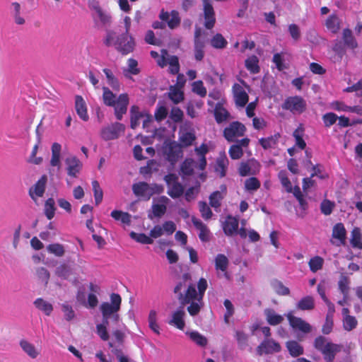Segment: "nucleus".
<instances>
[{
	"mask_svg": "<svg viewBox=\"0 0 362 362\" xmlns=\"http://www.w3.org/2000/svg\"><path fill=\"white\" fill-rule=\"evenodd\" d=\"M124 27L119 25L115 30H108L103 40L104 44L108 47H113L122 55L132 52L135 48V40L129 33L131 28V18L129 16L124 18Z\"/></svg>",
	"mask_w": 362,
	"mask_h": 362,
	"instance_id": "1",
	"label": "nucleus"
},
{
	"mask_svg": "<svg viewBox=\"0 0 362 362\" xmlns=\"http://www.w3.org/2000/svg\"><path fill=\"white\" fill-rule=\"evenodd\" d=\"M314 346L322 354L325 362H334L336 354L341 350V345L328 341L322 336L315 338Z\"/></svg>",
	"mask_w": 362,
	"mask_h": 362,
	"instance_id": "2",
	"label": "nucleus"
},
{
	"mask_svg": "<svg viewBox=\"0 0 362 362\" xmlns=\"http://www.w3.org/2000/svg\"><path fill=\"white\" fill-rule=\"evenodd\" d=\"M111 303L105 302L100 305V309L103 315V320L108 324V320L112 317L116 322L119 320L117 312L120 309L122 298L117 293H112L110 296Z\"/></svg>",
	"mask_w": 362,
	"mask_h": 362,
	"instance_id": "3",
	"label": "nucleus"
},
{
	"mask_svg": "<svg viewBox=\"0 0 362 362\" xmlns=\"http://www.w3.org/2000/svg\"><path fill=\"white\" fill-rule=\"evenodd\" d=\"M134 194L144 200H149L155 194H160L163 192V187L158 184L149 185L145 182H139L132 185Z\"/></svg>",
	"mask_w": 362,
	"mask_h": 362,
	"instance_id": "4",
	"label": "nucleus"
},
{
	"mask_svg": "<svg viewBox=\"0 0 362 362\" xmlns=\"http://www.w3.org/2000/svg\"><path fill=\"white\" fill-rule=\"evenodd\" d=\"M125 126L119 122L112 123L100 130V136L105 141L115 140L124 134Z\"/></svg>",
	"mask_w": 362,
	"mask_h": 362,
	"instance_id": "5",
	"label": "nucleus"
},
{
	"mask_svg": "<svg viewBox=\"0 0 362 362\" xmlns=\"http://www.w3.org/2000/svg\"><path fill=\"white\" fill-rule=\"evenodd\" d=\"M168 186V194L172 198L180 197L184 192L183 186L178 182V177L175 174H168L164 177Z\"/></svg>",
	"mask_w": 362,
	"mask_h": 362,
	"instance_id": "6",
	"label": "nucleus"
},
{
	"mask_svg": "<svg viewBox=\"0 0 362 362\" xmlns=\"http://www.w3.org/2000/svg\"><path fill=\"white\" fill-rule=\"evenodd\" d=\"M246 128L239 122H233L223 130V136L228 142H233L238 137L243 136Z\"/></svg>",
	"mask_w": 362,
	"mask_h": 362,
	"instance_id": "7",
	"label": "nucleus"
},
{
	"mask_svg": "<svg viewBox=\"0 0 362 362\" xmlns=\"http://www.w3.org/2000/svg\"><path fill=\"white\" fill-rule=\"evenodd\" d=\"M282 108L293 114H301L306 108V103L301 97H289L284 101Z\"/></svg>",
	"mask_w": 362,
	"mask_h": 362,
	"instance_id": "8",
	"label": "nucleus"
},
{
	"mask_svg": "<svg viewBox=\"0 0 362 362\" xmlns=\"http://www.w3.org/2000/svg\"><path fill=\"white\" fill-rule=\"evenodd\" d=\"M176 230V226L172 221H168L163 223V225H156L149 233L151 238L156 239L162 235H170Z\"/></svg>",
	"mask_w": 362,
	"mask_h": 362,
	"instance_id": "9",
	"label": "nucleus"
},
{
	"mask_svg": "<svg viewBox=\"0 0 362 362\" xmlns=\"http://www.w3.org/2000/svg\"><path fill=\"white\" fill-rule=\"evenodd\" d=\"M157 203H153L151 206V211L148 216L150 219L153 218H160L166 212L167 205L170 202V199L165 196H161L157 199Z\"/></svg>",
	"mask_w": 362,
	"mask_h": 362,
	"instance_id": "10",
	"label": "nucleus"
},
{
	"mask_svg": "<svg viewBox=\"0 0 362 362\" xmlns=\"http://www.w3.org/2000/svg\"><path fill=\"white\" fill-rule=\"evenodd\" d=\"M290 326L296 331L309 333L312 330L311 325L300 317H295L291 312L286 314Z\"/></svg>",
	"mask_w": 362,
	"mask_h": 362,
	"instance_id": "11",
	"label": "nucleus"
},
{
	"mask_svg": "<svg viewBox=\"0 0 362 362\" xmlns=\"http://www.w3.org/2000/svg\"><path fill=\"white\" fill-rule=\"evenodd\" d=\"M235 105L238 107H244L247 103L249 96L245 88L238 83H235L232 88Z\"/></svg>",
	"mask_w": 362,
	"mask_h": 362,
	"instance_id": "12",
	"label": "nucleus"
},
{
	"mask_svg": "<svg viewBox=\"0 0 362 362\" xmlns=\"http://www.w3.org/2000/svg\"><path fill=\"white\" fill-rule=\"evenodd\" d=\"M281 351L280 344L272 339L264 340L257 348L259 355L270 354Z\"/></svg>",
	"mask_w": 362,
	"mask_h": 362,
	"instance_id": "13",
	"label": "nucleus"
},
{
	"mask_svg": "<svg viewBox=\"0 0 362 362\" xmlns=\"http://www.w3.org/2000/svg\"><path fill=\"white\" fill-rule=\"evenodd\" d=\"M90 8L95 11L93 18L96 22L99 21L104 26H109L111 25V15L108 12L104 11L98 3L93 4L90 6Z\"/></svg>",
	"mask_w": 362,
	"mask_h": 362,
	"instance_id": "14",
	"label": "nucleus"
},
{
	"mask_svg": "<svg viewBox=\"0 0 362 362\" xmlns=\"http://www.w3.org/2000/svg\"><path fill=\"white\" fill-rule=\"evenodd\" d=\"M259 170V164L255 159H250L240 164L238 172L241 176L255 175Z\"/></svg>",
	"mask_w": 362,
	"mask_h": 362,
	"instance_id": "15",
	"label": "nucleus"
},
{
	"mask_svg": "<svg viewBox=\"0 0 362 362\" xmlns=\"http://www.w3.org/2000/svg\"><path fill=\"white\" fill-rule=\"evenodd\" d=\"M202 1L204 16L205 19L204 26L207 29H211L214 27L216 22L214 10L212 4L210 3L209 0Z\"/></svg>",
	"mask_w": 362,
	"mask_h": 362,
	"instance_id": "16",
	"label": "nucleus"
},
{
	"mask_svg": "<svg viewBox=\"0 0 362 362\" xmlns=\"http://www.w3.org/2000/svg\"><path fill=\"white\" fill-rule=\"evenodd\" d=\"M19 346L23 353L31 359H36L41 355V349L26 339H21Z\"/></svg>",
	"mask_w": 362,
	"mask_h": 362,
	"instance_id": "17",
	"label": "nucleus"
},
{
	"mask_svg": "<svg viewBox=\"0 0 362 362\" xmlns=\"http://www.w3.org/2000/svg\"><path fill=\"white\" fill-rule=\"evenodd\" d=\"M165 153L167 155L169 161L175 162L182 156V146L175 141L170 142L165 146Z\"/></svg>",
	"mask_w": 362,
	"mask_h": 362,
	"instance_id": "18",
	"label": "nucleus"
},
{
	"mask_svg": "<svg viewBox=\"0 0 362 362\" xmlns=\"http://www.w3.org/2000/svg\"><path fill=\"white\" fill-rule=\"evenodd\" d=\"M67 173L69 176L76 177L82 168L81 162L74 156H69L65 159Z\"/></svg>",
	"mask_w": 362,
	"mask_h": 362,
	"instance_id": "19",
	"label": "nucleus"
},
{
	"mask_svg": "<svg viewBox=\"0 0 362 362\" xmlns=\"http://www.w3.org/2000/svg\"><path fill=\"white\" fill-rule=\"evenodd\" d=\"M342 315V327L347 332L355 329L358 326V320L356 317L350 315L349 308H344L341 310Z\"/></svg>",
	"mask_w": 362,
	"mask_h": 362,
	"instance_id": "20",
	"label": "nucleus"
},
{
	"mask_svg": "<svg viewBox=\"0 0 362 362\" xmlns=\"http://www.w3.org/2000/svg\"><path fill=\"white\" fill-rule=\"evenodd\" d=\"M159 17L162 21L167 22L170 29L177 28L180 23V18L178 12L176 11H172L170 13H168L162 10Z\"/></svg>",
	"mask_w": 362,
	"mask_h": 362,
	"instance_id": "21",
	"label": "nucleus"
},
{
	"mask_svg": "<svg viewBox=\"0 0 362 362\" xmlns=\"http://www.w3.org/2000/svg\"><path fill=\"white\" fill-rule=\"evenodd\" d=\"M177 298L180 300L182 306H183L184 305L188 304L190 302L198 301L199 293L197 292L194 286L190 284L188 286L187 289L185 293H180Z\"/></svg>",
	"mask_w": 362,
	"mask_h": 362,
	"instance_id": "22",
	"label": "nucleus"
},
{
	"mask_svg": "<svg viewBox=\"0 0 362 362\" xmlns=\"http://www.w3.org/2000/svg\"><path fill=\"white\" fill-rule=\"evenodd\" d=\"M249 142V139L244 138L238 140L235 144L232 145L228 151L230 158L234 160L240 158L243 155V147L247 146Z\"/></svg>",
	"mask_w": 362,
	"mask_h": 362,
	"instance_id": "23",
	"label": "nucleus"
},
{
	"mask_svg": "<svg viewBox=\"0 0 362 362\" xmlns=\"http://www.w3.org/2000/svg\"><path fill=\"white\" fill-rule=\"evenodd\" d=\"M185 311L183 306L180 307L177 310L172 313L171 319L168 321V324L182 330L185 328V322L184 317Z\"/></svg>",
	"mask_w": 362,
	"mask_h": 362,
	"instance_id": "24",
	"label": "nucleus"
},
{
	"mask_svg": "<svg viewBox=\"0 0 362 362\" xmlns=\"http://www.w3.org/2000/svg\"><path fill=\"white\" fill-rule=\"evenodd\" d=\"M47 177L43 175L29 190V194L33 200L37 201V197H42L45 191Z\"/></svg>",
	"mask_w": 362,
	"mask_h": 362,
	"instance_id": "25",
	"label": "nucleus"
},
{
	"mask_svg": "<svg viewBox=\"0 0 362 362\" xmlns=\"http://www.w3.org/2000/svg\"><path fill=\"white\" fill-rule=\"evenodd\" d=\"M10 11L14 23L18 25L25 23V18L21 11V6L18 2H12L10 6Z\"/></svg>",
	"mask_w": 362,
	"mask_h": 362,
	"instance_id": "26",
	"label": "nucleus"
},
{
	"mask_svg": "<svg viewBox=\"0 0 362 362\" xmlns=\"http://www.w3.org/2000/svg\"><path fill=\"white\" fill-rule=\"evenodd\" d=\"M75 110L78 117L83 121L86 122L89 119L86 103L81 95H76L75 98Z\"/></svg>",
	"mask_w": 362,
	"mask_h": 362,
	"instance_id": "27",
	"label": "nucleus"
},
{
	"mask_svg": "<svg viewBox=\"0 0 362 362\" xmlns=\"http://www.w3.org/2000/svg\"><path fill=\"white\" fill-rule=\"evenodd\" d=\"M238 228V218L228 216L223 223V229L226 235H232L237 232Z\"/></svg>",
	"mask_w": 362,
	"mask_h": 362,
	"instance_id": "28",
	"label": "nucleus"
},
{
	"mask_svg": "<svg viewBox=\"0 0 362 362\" xmlns=\"http://www.w3.org/2000/svg\"><path fill=\"white\" fill-rule=\"evenodd\" d=\"M192 221L197 230H199V238L202 241L207 242L209 240V230L200 220L192 217Z\"/></svg>",
	"mask_w": 362,
	"mask_h": 362,
	"instance_id": "29",
	"label": "nucleus"
},
{
	"mask_svg": "<svg viewBox=\"0 0 362 362\" xmlns=\"http://www.w3.org/2000/svg\"><path fill=\"white\" fill-rule=\"evenodd\" d=\"M215 119L217 123L220 124L223 122L228 120L230 118V113L223 106L221 103H218L214 108V111Z\"/></svg>",
	"mask_w": 362,
	"mask_h": 362,
	"instance_id": "30",
	"label": "nucleus"
},
{
	"mask_svg": "<svg viewBox=\"0 0 362 362\" xmlns=\"http://www.w3.org/2000/svg\"><path fill=\"white\" fill-rule=\"evenodd\" d=\"M325 25L328 30L335 34L340 30L341 21L337 15L332 14L327 18Z\"/></svg>",
	"mask_w": 362,
	"mask_h": 362,
	"instance_id": "31",
	"label": "nucleus"
},
{
	"mask_svg": "<svg viewBox=\"0 0 362 362\" xmlns=\"http://www.w3.org/2000/svg\"><path fill=\"white\" fill-rule=\"evenodd\" d=\"M264 315L267 322L272 326L278 325L281 324L284 318L282 315H278L276 312L270 308L265 309Z\"/></svg>",
	"mask_w": 362,
	"mask_h": 362,
	"instance_id": "32",
	"label": "nucleus"
},
{
	"mask_svg": "<svg viewBox=\"0 0 362 362\" xmlns=\"http://www.w3.org/2000/svg\"><path fill=\"white\" fill-rule=\"evenodd\" d=\"M342 39L344 43V45L348 48L354 49L358 47V43L354 36L353 35L352 31L346 28L343 30L342 32Z\"/></svg>",
	"mask_w": 362,
	"mask_h": 362,
	"instance_id": "33",
	"label": "nucleus"
},
{
	"mask_svg": "<svg viewBox=\"0 0 362 362\" xmlns=\"http://www.w3.org/2000/svg\"><path fill=\"white\" fill-rule=\"evenodd\" d=\"M346 230L344 225L341 223H337L332 230V238L337 239L339 242L337 245H344L346 240Z\"/></svg>",
	"mask_w": 362,
	"mask_h": 362,
	"instance_id": "34",
	"label": "nucleus"
},
{
	"mask_svg": "<svg viewBox=\"0 0 362 362\" xmlns=\"http://www.w3.org/2000/svg\"><path fill=\"white\" fill-rule=\"evenodd\" d=\"M145 111H140L137 106H132L130 110L131 128L136 129L140 124V119L144 117Z\"/></svg>",
	"mask_w": 362,
	"mask_h": 362,
	"instance_id": "35",
	"label": "nucleus"
},
{
	"mask_svg": "<svg viewBox=\"0 0 362 362\" xmlns=\"http://www.w3.org/2000/svg\"><path fill=\"white\" fill-rule=\"evenodd\" d=\"M52 158L50 160V165L52 166H57L59 168L61 166L60 156L62 146L59 143H54L52 145Z\"/></svg>",
	"mask_w": 362,
	"mask_h": 362,
	"instance_id": "36",
	"label": "nucleus"
},
{
	"mask_svg": "<svg viewBox=\"0 0 362 362\" xmlns=\"http://www.w3.org/2000/svg\"><path fill=\"white\" fill-rule=\"evenodd\" d=\"M209 148L208 146L203 144L200 146L197 147L195 148V152L197 153V156L199 157V161H198V168L199 170H203L206 165V160L205 155L208 153Z\"/></svg>",
	"mask_w": 362,
	"mask_h": 362,
	"instance_id": "37",
	"label": "nucleus"
},
{
	"mask_svg": "<svg viewBox=\"0 0 362 362\" xmlns=\"http://www.w3.org/2000/svg\"><path fill=\"white\" fill-rule=\"evenodd\" d=\"M33 304L36 307V308L43 312L47 316L50 315V314L53 311L52 305L49 302L44 300L42 298H37L33 302Z\"/></svg>",
	"mask_w": 362,
	"mask_h": 362,
	"instance_id": "38",
	"label": "nucleus"
},
{
	"mask_svg": "<svg viewBox=\"0 0 362 362\" xmlns=\"http://www.w3.org/2000/svg\"><path fill=\"white\" fill-rule=\"evenodd\" d=\"M228 164V160L225 155L220 156L216 159L214 169L215 171L220 175V177L225 176Z\"/></svg>",
	"mask_w": 362,
	"mask_h": 362,
	"instance_id": "39",
	"label": "nucleus"
},
{
	"mask_svg": "<svg viewBox=\"0 0 362 362\" xmlns=\"http://www.w3.org/2000/svg\"><path fill=\"white\" fill-rule=\"evenodd\" d=\"M129 104V97L126 93H123L119 95L118 98L115 101V110L120 111L121 113H126L127 110V105Z\"/></svg>",
	"mask_w": 362,
	"mask_h": 362,
	"instance_id": "40",
	"label": "nucleus"
},
{
	"mask_svg": "<svg viewBox=\"0 0 362 362\" xmlns=\"http://www.w3.org/2000/svg\"><path fill=\"white\" fill-rule=\"evenodd\" d=\"M286 348L293 357H297L303 354V347L296 341L291 340L287 341Z\"/></svg>",
	"mask_w": 362,
	"mask_h": 362,
	"instance_id": "41",
	"label": "nucleus"
},
{
	"mask_svg": "<svg viewBox=\"0 0 362 362\" xmlns=\"http://www.w3.org/2000/svg\"><path fill=\"white\" fill-rule=\"evenodd\" d=\"M158 313L155 310H151L148 316L149 328L156 334H160V326L158 323Z\"/></svg>",
	"mask_w": 362,
	"mask_h": 362,
	"instance_id": "42",
	"label": "nucleus"
},
{
	"mask_svg": "<svg viewBox=\"0 0 362 362\" xmlns=\"http://www.w3.org/2000/svg\"><path fill=\"white\" fill-rule=\"evenodd\" d=\"M315 307V301L312 296H307L301 298L296 305V308L301 310H311Z\"/></svg>",
	"mask_w": 362,
	"mask_h": 362,
	"instance_id": "43",
	"label": "nucleus"
},
{
	"mask_svg": "<svg viewBox=\"0 0 362 362\" xmlns=\"http://www.w3.org/2000/svg\"><path fill=\"white\" fill-rule=\"evenodd\" d=\"M111 216L116 221H120L123 224H131V215L127 212L119 210H114L111 212Z\"/></svg>",
	"mask_w": 362,
	"mask_h": 362,
	"instance_id": "44",
	"label": "nucleus"
},
{
	"mask_svg": "<svg viewBox=\"0 0 362 362\" xmlns=\"http://www.w3.org/2000/svg\"><path fill=\"white\" fill-rule=\"evenodd\" d=\"M103 72L107 78V83L112 88L116 91L120 90V84L117 78L114 76L112 71L109 69H104Z\"/></svg>",
	"mask_w": 362,
	"mask_h": 362,
	"instance_id": "45",
	"label": "nucleus"
},
{
	"mask_svg": "<svg viewBox=\"0 0 362 362\" xmlns=\"http://www.w3.org/2000/svg\"><path fill=\"white\" fill-rule=\"evenodd\" d=\"M205 41H197L194 42V54L197 61H202L205 54Z\"/></svg>",
	"mask_w": 362,
	"mask_h": 362,
	"instance_id": "46",
	"label": "nucleus"
},
{
	"mask_svg": "<svg viewBox=\"0 0 362 362\" xmlns=\"http://www.w3.org/2000/svg\"><path fill=\"white\" fill-rule=\"evenodd\" d=\"M279 138V134H275L274 136H269L267 138H262L259 140V143L264 149H269L272 148H274L277 144L278 139Z\"/></svg>",
	"mask_w": 362,
	"mask_h": 362,
	"instance_id": "47",
	"label": "nucleus"
},
{
	"mask_svg": "<svg viewBox=\"0 0 362 362\" xmlns=\"http://www.w3.org/2000/svg\"><path fill=\"white\" fill-rule=\"evenodd\" d=\"M103 99L104 103L107 106H113L115 105L116 95L114 94L107 87H103Z\"/></svg>",
	"mask_w": 362,
	"mask_h": 362,
	"instance_id": "48",
	"label": "nucleus"
},
{
	"mask_svg": "<svg viewBox=\"0 0 362 362\" xmlns=\"http://www.w3.org/2000/svg\"><path fill=\"white\" fill-rule=\"evenodd\" d=\"M55 210H56V207H55V202H54V199L49 198L45 202V209H44L45 214L49 220H51L54 216Z\"/></svg>",
	"mask_w": 362,
	"mask_h": 362,
	"instance_id": "49",
	"label": "nucleus"
},
{
	"mask_svg": "<svg viewBox=\"0 0 362 362\" xmlns=\"http://www.w3.org/2000/svg\"><path fill=\"white\" fill-rule=\"evenodd\" d=\"M151 56L157 59V64L160 67H164L167 65V57H168V52L166 49H162L160 52V56L156 51L151 52Z\"/></svg>",
	"mask_w": 362,
	"mask_h": 362,
	"instance_id": "50",
	"label": "nucleus"
},
{
	"mask_svg": "<svg viewBox=\"0 0 362 362\" xmlns=\"http://www.w3.org/2000/svg\"><path fill=\"white\" fill-rule=\"evenodd\" d=\"M258 63V58L253 55L245 60V66L251 73L257 74L259 71Z\"/></svg>",
	"mask_w": 362,
	"mask_h": 362,
	"instance_id": "51",
	"label": "nucleus"
},
{
	"mask_svg": "<svg viewBox=\"0 0 362 362\" xmlns=\"http://www.w3.org/2000/svg\"><path fill=\"white\" fill-rule=\"evenodd\" d=\"M228 44L221 34H216L211 40V45L216 49H223Z\"/></svg>",
	"mask_w": 362,
	"mask_h": 362,
	"instance_id": "52",
	"label": "nucleus"
},
{
	"mask_svg": "<svg viewBox=\"0 0 362 362\" xmlns=\"http://www.w3.org/2000/svg\"><path fill=\"white\" fill-rule=\"evenodd\" d=\"M192 90L201 98H204L207 94L206 88L204 87L203 81L201 80L196 81L192 83Z\"/></svg>",
	"mask_w": 362,
	"mask_h": 362,
	"instance_id": "53",
	"label": "nucleus"
},
{
	"mask_svg": "<svg viewBox=\"0 0 362 362\" xmlns=\"http://www.w3.org/2000/svg\"><path fill=\"white\" fill-rule=\"evenodd\" d=\"M228 266V258L222 254H218L215 258V267L216 270L226 272Z\"/></svg>",
	"mask_w": 362,
	"mask_h": 362,
	"instance_id": "54",
	"label": "nucleus"
},
{
	"mask_svg": "<svg viewBox=\"0 0 362 362\" xmlns=\"http://www.w3.org/2000/svg\"><path fill=\"white\" fill-rule=\"evenodd\" d=\"M187 334L189 335V338L197 345L200 346H205L207 344L206 338L199 334L198 332L193 331L187 332Z\"/></svg>",
	"mask_w": 362,
	"mask_h": 362,
	"instance_id": "55",
	"label": "nucleus"
},
{
	"mask_svg": "<svg viewBox=\"0 0 362 362\" xmlns=\"http://www.w3.org/2000/svg\"><path fill=\"white\" fill-rule=\"evenodd\" d=\"M350 243L352 247L362 249V241L359 228H356L351 232V238L350 240Z\"/></svg>",
	"mask_w": 362,
	"mask_h": 362,
	"instance_id": "56",
	"label": "nucleus"
},
{
	"mask_svg": "<svg viewBox=\"0 0 362 362\" xmlns=\"http://www.w3.org/2000/svg\"><path fill=\"white\" fill-rule=\"evenodd\" d=\"M278 177L281 182V184L285 188L286 191L291 193L292 192V185L288 177L286 171L281 170L278 174Z\"/></svg>",
	"mask_w": 362,
	"mask_h": 362,
	"instance_id": "57",
	"label": "nucleus"
},
{
	"mask_svg": "<svg viewBox=\"0 0 362 362\" xmlns=\"http://www.w3.org/2000/svg\"><path fill=\"white\" fill-rule=\"evenodd\" d=\"M196 137L194 133L189 132H183L180 136V141L181 142L180 145L182 147L189 146L192 145Z\"/></svg>",
	"mask_w": 362,
	"mask_h": 362,
	"instance_id": "58",
	"label": "nucleus"
},
{
	"mask_svg": "<svg viewBox=\"0 0 362 362\" xmlns=\"http://www.w3.org/2000/svg\"><path fill=\"white\" fill-rule=\"evenodd\" d=\"M130 237L136 240L138 243L141 244H152L153 243V240L149 235H146L144 233H136L135 232H131Z\"/></svg>",
	"mask_w": 362,
	"mask_h": 362,
	"instance_id": "59",
	"label": "nucleus"
},
{
	"mask_svg": "<svg viewBox=\"0 0 362 362\" xmlns=\"http://www.w3.org/2000/svg\"><path fill=\"white\" fill-rule=\"evenodd\" d=\"M168 95L170 100L175 104L180 103L184 99L183 92L175 87H171Z\"/></svg>",
	"mask_w": 362,
	"mask_h": 362,
	"instance_id": "60",
	"label": "nucleus"
},
{
	"mask_svg": "<svg viewBox=\"0 0 362 362\" xmlns=\"http://www.w3.org/2000/svg\"><path fill=\"white\" fill-rule=\"evenodd\" d=\"M194 166L195 162L193 159H186L181 165V172L184 175H191Z\"/></svg>",
	"mask_w": 362,
	"mask_h": 362,
	"instance_id": "61",
	"label": "nucleus"
},
{
	"mask_svg": "<svg viewBox=\"0 0 362 362\" xmlns=\"http://www.w3.org/2000/svg\"><path fill=\"white\" fill-rule=\"evenodd\" d=\"M303 129L302 127H299L298 128H297L293 134V136L296 140V145L298 146L300 149H304L306 146L305 141L303 139Z\"/></svg>",
	"mask_w": 362,
	"mask_h": 362,
	"instance_id": "62",
	"label": "nucleus"
},
{
	"mask_svg": "<svg viewBox=\"0 0 362 362\" xmlns=\"http://www.w3.org/2000/svg\"><path fill=\"white\" fill-rule=\"evenodd\" d=\"M169 64V70L170 72L173 74H176L180 71V65L178 58L176 56H170L167 57V64Z\"/></svg>",
	"mask_w": 362,
	"mask_h": 362,
	"instance_id": "63",
	"label": "nucleus"
},
{
	"mask_svg": "<svg viewBox=\"0 0 362 362\" xmlns=\"http://www.w3.org/2000/svg\"><path fill=\"white\" fill-rule=\"evenodd\" d=\"M223 198V193L220 191L213 192L209 197V203L211 206L214 209L219 208L221 202Z\"/></svg>",
	"mask_w": 362,
	"mask_h": 362,
	"instance_id": "64",
	"label": "nucleus"
}]
</instances>
